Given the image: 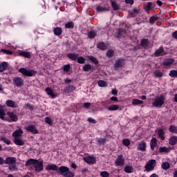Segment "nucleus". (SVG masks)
<instances>
[{"label":"nucleus","mask_w":177,"mask_h":177,"mask_svg":"<svg viewBox=\"0 0 177 177\" xmlns=\"http://www.w3.org/2000/svg\"><path fill=\"white\" fill-rule=\"evenodd\" d=\"M14 143L17 145V146H24L25 145L24 141L19 138H14Z\"/></svg>","instance_id":"24"},{"label":"nucleus","mask_w":177,"mask_h":177,"mask_svg":"<svg viewBox=\"0 0 177 177\" xmlns=\"http://www.w3.org/2000/svg\"><path fill=\"white\" fill-rule=\"evenodd\" d=\"M147 148V144L145 141H142L138 144L137 150H140V151H146Z\"/></svg>","instance_id":"17"},{"label":"nucleus","mask_w":177,"mask_h":177,"mask_svg":"<svg viewBox=\"0 0 177 177\" xmlns=\"http://www.w3.org/2000/svg\"><path fill=\"white\" fill-rule=\"evenodd\" d=\"M153 75H155L156 78H162V75H164V73L160 71V70H157L153 72Z\"/></svg>","instance_id":"37"},{"label":"nucleus","mask_w":177,"mask_h":177,"mask_svg":"<svg viewBox=\"0 0 177 177\" xmlns=\"http://www.w3.org/2000/svg\"><path fill=\"white\" fill-rule=\"evenodd\" d=\"M122 143L124 145V146H129V145H131V140H129V139L127 138V139H123L122 140Z\"/></svg>","instance_id":"57"},{"label":"nucleus","mask_w":177,"mask_h":177,"mask_svg":"<svg viewBox=\"0 0 177 177\" xmlns=\"http://www.w3.org/2000/svg\"><path fill=\"white\" fill-rule=\"evenodd\" d=\"M176 143H177V136H173L170 137V138L169 139V145H170L171 146H175Z\"/></svg>","instance_id":"21"},{"label":"nucleus","mask_w":177,"mask_h":177,"mask_svg":"<svg viewBox=\"0 0 177 177\" xmlns=\"http://www.w3.org/2000/svg\"><path fill=\"white\" fill-rule=\"evenodd\" d=\"M46 171H57L59 175L64 177H74V171L70 170V169L66 166L57 167L55 164L48 165L46 167Z\"/></svg>","instance_id":"1"},{"label":"nucleus","mask_w":177,"mask_h":177,"mask_svg":"<svg viewBox=\"0 0 177 177\" xmlns=\"http://www.w3.org/2000/svg\"><path fill=\"white\" fill-rule=\"evenodd\" d=\"M83 160L85 162H86V164H88L89 165H94V164H96V157L93 156L84 157Z\"/></svg>","instance_id":"8"},{"label":"nucleus","mask_w":177,"mask_h":177,"mask_svg":"<svg viewBox=\"0 0 177 177\" xmlns=\"http://www.w3.org/2000/svg\"><path fill=\"white\" fill-rule=\"evenodd\" d=\"M6 104L7 107H12V109H17V104L16 103V102L12 100H8L6 102Z\"/></svg>","instance_id":"15"},{"label":"nucleus","mask_w":177,"mask_h":177,"mask_svg":"<svg viewBox=\"0 0 177 177\" xmlns=\"http://www.w3.org/2000/svg\"><path fill=\"white\" fill-rule=\"evenodd\" d=\"M132 104L137 106V104H143V101L138 99H133L132 100Z\"/></svg>","instance_id":"48"},{"label":"nucleus","mask_w":177,"mask_h":177,"mask_svg":"<svg viewBox=\"0 0 177 177\" xmlns=\"http://www.w3.org/2000/svg\"><path fill=\"white\" fill-rule=\"evenodd\" d=\"M169 77L171 78H177V71L176 70H171L169 73Z\"/></svg>","instance_id":"46"},{"label":"nucleus","mask_w":177,"mask_h":177,"mask_svg":"<svg viewBox=\"0 0 177 177\" xmlns=\"http://www.w3.org/2000/svg\"><path fill=\"white\" fill-rule=\"evenodd\" d=\"M91 106H92V104L91 102H84L83 104V107H84V109H89V107H91Z\"/></svg>","instance_id":"60"},{"label":"nucleus","mask_w":177,"mask_h":177,"mask_svg":"<svg viewBox=\"0 0 177 177\" xmlns=\"http://www.w3.org/2000/svg\"><path fill=\"white\" fill-rule=\"evenodd\" d=\"M77 60L79 64H84L85 63V59L84 58V57H77Z\"/></svg>","instance_id":"55"},{"label":"nucleus","mask_w":177,"mask_h":177,"mask_svg":"<svg viewBox=\"0 0 177 177\" xmlns=\"http://www.w3.org/2000/svg\"><path fill=\"white\" fill-rule=\"evenodd\" d=\"M19 56H21V57H25L26 59H31V53L21 50L19 53Z\"/></svg>","instance_id":"18"},{"label":"nucleus","mask_w":177,"mask_h":177,"mask_svg":"<svg viewBox=\"0 0 177 177\" xmlns=\"http://www.w3.org/2000/svg\"><path fill=\"white\" fill-rule=\"evenodd\" d=\"M107 142V138L105 137L104 138H100L97 139V142L100 146H104Z\"/></svg>","instance_id":"28"},{"label":"nucleus","mask_w":177,"mask_h":177,"mask_svg":"<svg viewBox=\"0 0 177 177\" xmlns=\"http://www.w3.org/2000/svg\"><path fill=\"white\" fill-rule=\"evenodd\" d=\"M97 48L100 50H106V49H107V46H106L104 42L101 41L97 44Z\"/></svg>","instance_id":"27"},{"label":"nucleus","mask_w":177,"mask_h":177,"mask_svg":"<svg viewBox=\"0 0 177 177\" xmlns=\"http://www.w3.org/2000/svg\"><path fill=\"white\" fill-rule=\"evenodd\" d=\"M171 149L167 147H160L159 148V153H169Z\"/></svg>","instance_id":"32"},{"label":"nucleus","mask_w":177,"mask_h":177,"mask_svg":"<svg viewBox=\"0 0 177 177\" xmlns=\"http://www.w3.org/2000/svg\"><path fill=\"white\" fill-rule=\"evenodd\" d=\"M23 135V130L18 129L16 130L15 132L12 133V136L14 139H16V138H19V136H21Z\"/></svg>","instance_id":"26"},{"label":"nucleus","mask_w":177,"mask_h":177,"mask_svg":"<svg viewBox=\"0 0 177 177\" xmlns=\"http://www.w3.org/2000/svg\"><path fill=\"white\" fill-rule=\"evenodd\" d=\"M151 6H153V3L148 2L147 4L144 8L145 12H149V10H151Z\"/></svg>","instance_id":"45"},{"label":"nucleus","mask_w":177,"mask_h":177,"mask_svg":"<svg viewBox=\"0 0 177 177\" xmlns=\"http://www.w3.org/2000/svg\"><path fill=\"white\" fill-rule=\"evenodd\" d=\"M87 121L88 122H91V124H96V120H95V119H93V118H88V120H87Z\"/></svg>","instance_id":"61"},{"label":"nucleus","mask_w":177,"mask_h":177,"mask_svg":"<svg viewBox=\"0 0 177 177\" xmlns=\"http://www.w3.org/2000/svg\"><path fill=\"white\" fill-rule=\"evenodd\" d=\"M160 18L157 16L154 17V16H152V17H149V23L150 24H154L157 20H158Z\"/></svg>","instance_id":"39"},{"label":"nucleus","mask_w":177,"mask_h":177,"mask_svg":"<svg viewBox=\"0 0 177 177\" xmlns=\"http://www.w3.org/2000/svg\"><path fill=\"white\" fill-rule=\"evenodd\" d=\"M88 60H90V62H92V63H94V64L95 65L99 64V61L97 60V59H96V57L93 56H90L88 57Z\"/></svg>","instance_id":"47"},{"label":"nucleus","mask_w":177,"mask_h":177,"mask_svg":"<svg viewBox=\"0 0 177 177\" xmlns=\"http://www.w3.org/2000/svg\"><path fill=\"white\" fill-rule=\"evenodd\" d=\"M100 176L102 177H110V174L107 172L106 171H101L100 172Z\"/></svg>","instance_id":"58"},{"label":"nucleus","mask_w":177,"mask_h":177,"mask_svg":"<svg viewBox=\"0 0 177 177\" xmlns=\"http://www.w3.org/2000/svg\"><path fill=\"white\" fill-rule=\"evenodd\" d=\"M165 55V54H164V47H162V46H160L153 53L154 57H158L160 56H164Z\"/></svg>","instance_id":"12"},{"label":"nucleus","mask_w":177,"mask_h":177,"mask_svg":"<svg viewBox=\"0 0 177 177\" xmlns=\"http://www.w3.org/2000/svg\"><path fill=\"white\" fill-rule=\"evenodd\" d=\"M45 92L48 95V96H51L53 99H55L56 97V94L53 93V90L50 88V87H47L45 89Z\"/></svg>","instance_id":"19"},{"label":"nucleus","mask_w":177,"mask_h":177,"mask_svg":"<svg viewBox=\"0 0 177 177\" xmlns=\"http://www.w3.org/2000/svg\"><path fill=\"white\" fill-rule=\"evenodd\" d=\"M110 100H112L113 102H118V97L115 96L111 97Z\"/></svg>","instance_id":"63"},{"label":"nucleus","mask_w":177,"mask_h":177,"mask_svg":"<svg viewBox=\"0 0 177 177\" xmlns=\"http://www.w3.org/2000/svg\"><path fill=\"white\" fill-rule=\"evenodd\" d=\"M162 169H165V170L169 169V168H171V165L168 162H164L162 164Z\"/></svg>","instance_id":"42"},{"label":"nucleus","mask_w":177,"mask_h":177,"mask_svg":"<svg viewBox=\"0 0 177 177\" xmlns=\"http://www.w3.org/2000/svg\"><path fill=\"white\" fill-rule=\"evenodd\" d=\"M98 86H100V88H106L107 86V83L106 81L104 80H99L97 82Z\"/></svg>","instance_id":"41"},{"label":"nucleus","mask_w":177,"mask_h":177,"mask_svg":"<svg viewBox=\"0 0 177 177\" xmlns=\"http://www.w3.org/2000/svg\"><path fill=\"white\" fill-rule=\"evenodd\" d=\"M115 167H124L125 165V158L122 155H118L115 160Z\"/></svg>","instance_id":"7"},{"label":"nucleus","mask_w":177,"mask_h":177,"mask_svg":"<svg viewBox=\"0 0 177 177\" xmlns=\"http://www.w3.org/2000/svg\"><path fill=\"white\" fill-rule=\"evenodd\" d=\"M96 9L97 12H109L110 8L109 7V6H107L106 7L97 6Z\"/></svg>","instance_id":"29"},{"label":"nucleus","mask_w":177,"mask_h":177,"mask_svg":"<svg viewBox=\"0 0 177 177\" xmlns=\"http://www.w3.org/2000/svg\"><path fill=\"white\" fill-rule=\"evenodd\" d=\"M6 115V113H5V111L3 110V106L0 104V118L1 120H6V118L5 116Z\"/></svg>","instance_id":"30"},{"label":"nucleus","mask_w":177,"mask_h":177,"mask_svg":"<svg viewBox=\"0 0 177 177\" xmlns=\"http://www.w3.org/2000/svg\"><path fill=\"white\" fill-rule=\"evenodd\" d=\"M156 165H157V161L154 159H151L150 160H149L145 166V171H147V172H151V171L154 170V168H156Z\"/></svg>","instance_id":"4"},{"label":"nucleus","mask_w":177,"mask_h":177,"mask_svg":"<svg viewBox=\"0 0 177 177\" xmlns=\"http://www.w3.org/2000/svg\"><path fill=\"white\" fill-rule=\"evenodd\" d=\"M91 70H92V65L89 64H86L83 66V71H91Z\"/></svg>","instance_id":"43"},{"label":"nucleus","mask_w":177,"mask_h":177,"mask_svg":"<svg viewBox=\"0 0 177 177\" xmlns=\"http://www.w3.org/2000/svg\"><path fill=\"white\" fill-rule=\"evenodd\" d=\"M158 136L160 138V140H165V131H164V129H160L158 131Z\"/></svg>","instance_id":"20"},{"label":"nucleus","mask_w":177,"mask_h":177,"mask_svg":"<svg viewBox=\"0 0 177 177\" xmlns=\"http://www.w3.org/2000/svg\"><path fill=\"white\" fill-rule=\"evenodd\" d=\"M17 159L15 157H8L5 160V164L8 165H11L13 164H16Z\"/></svg>","instance_id":"13"},{"label":"nucleus","mask_w":177,"mask_h":177,"mask_svg":"<svg viewBox=\"0 0 177 177\" xmlns=\"http://www.w3.org/2000/svg\"><path fill=\"white\" fill-rule=\"evenodd\" d=\"M156 146H157V138H153L151 140V142H150L151 150L153 151L154 149H156Z\"/></svg>","instance_id":"23"},{"label":"nucleus","mask_w":177,"mask_h":177,"mask_svg":"<svg viewBox=\"0 0 177 177\" xmlns=\"http://www.w3.org/2000/svg\"><path fill=\"white\" fill-rule=\"evenodd\" d=\"M66 91L68 93H70V92H73V91H75V86H74L73 85H69L67 87Z\"/></svg>","instance_id":"54"},{"label":"nucleus","mask_w":177,"mask_h":177,"mask_svg":"<svg viewBox=\"0 0 177 177\" xmlns=\"http://www.w3.org/2000/svg\"><path fill=\"white\" fill-rule=\"evenodd\" d=\"M111 93H112V95H117L118 93V90L115 89V88H113L111 91Z\"/></svg>","instance_id":"62"},{"label":"nucleus","mask_w":177,"mask_h":177,"mask_svg":"<svg viewBox=\"0 0 177 177\" xmlns=\"http://www.w3.org/2000/svg\"><path fill=\"white\" fill-rule=\"evenodd\" d=\"M1 52H3V53H5L6 55H13V52L10 50L1 49Z\"/></svg>","instance_id":"59"},{"label":"nucleus","mask_w":177,"mask_h":177,"mask_svg":"<svg viewBox=\"0 0 177 177\" xmlns=\"http://www.w3.org/2000/svg\"><path fill=\"white\" fill-rule=\"evenodd\" d=\"M65 28H74V22L70 21L65 24Z\"/></svg>","instance_id":"52"},{"label":"nucleus","mask_w":177,"mask_h":177,"mask_svg":"<svg viewBox=\"0 0 177 177\" xmlns=\"http://www.w3.org/2000/svg\"><path fill=\"white\" fill-rule=\"evenodd\" d=\"M8 62H3L0 64V73H3L6 70H8Z\"/></svg>","instance_id":"25"},{"label":"nucleus","mask_w":177,"mask_h":177,"mask_svg":"<svg viewBox=\"0 0 177 177\" xmlns=\"http://www.w3.org/2000/svg\"><path fill=\"white\" fill-rule=\"evenodd\" d=\"M80 57V54L75 53H69L67 54V57L73 62H77V59Z\"/></svg>","instance_id":"14"},{"label":"nucleus","mask_w":177,"mask_h":177,"mask_svg":"<svg viewBox=\"0 0 177 177\" xmlns=\"http://www.w3.org/2000/svg\"><path fill=\"white\" fill-rule=\"evenodd\" d=\"M118 109H120V106L115 104H112L108 107L109 111H115L118 110Z\"/></svg>","instance_id":"35"},{"label":"nucleus","mask_w":177,"mask_h":177,"mask_svg":"<svg viewBox=\"0 0 177 177\" xmlns=\"http://www.w3.org/2000/svg\"><path fill=\"white\" fill-rule=\"evenodd\" d=\"M96 35H97V33H96V32H95V31H90L88 32V38L92 39L95 38V37H96Z\"/></svg>","instance_id":"51"},{"label":"nucleus","mask_w":177,"mask_h":177,"mask_svg":"<svg viewBox=\"0 0 177 177\" xmlns=\"http://www.w3.org/2000/svg\"><path fill=\"white\" fill-rule=\"evenodd\" d=\"M7 115L8 116V118H6V121H8V122H17V121L19 120L17 115H16V113L13 112H8Z\"/></svg>","instance_id":"5"},{"label":"nucleus","mask_w":177,"mask_h":177,"mask_svg":"<svg viewBox=\"0 0 177 177\" xmlns=\"http://www.w3.org/2000/svg\"><path fill=\"white\" fill-rule=\"evenodd\" d=\"M8 169L11 172H13L15 171H17V166L16 165V163L8 165Z\"/></svg>","instance_id":"40"},{"label":"nucleus","mask_w":177,"mask_h":177,"mask_svg":"<svg viewBox=\"0 0 177 177\" xmlns=\"http://www.w3.org/2000/svg\"><path fill=\"white\" fill-rule=\"evenodd\" d=\"M1 140L6 143V145H10V141L9 140V139L6 138V137H1Z\"/></svg>","instance_id":"56"},{"label":"nucleus","mask_w":177,"mask_h":177,"mask_svg":"<svg viewBox=\"0 0 177 177\" xmlns=\"http://www.w3.org/2000/svg\"><path fill=\"white\" fill-rule=\"evenodd\" d=\"M171 35L174 39H177V30L174 31Z\"/></svg>","instance_id":"64"},{"label":"nucleus","mask_w":177,"mask_h":177,"mask_svg":"<svg viewBox=\"0 0 177 177\" xmlns=\"http://www.w3.org/2000/svg\"><path fill=\"white\" fill-rule=\"evenodd\" d=\"M36 161L37 160L30 158L26 162V167H30V165H35Z\"/></svg>","instance_id":"33"},{"label":"nucleus","mask_w":177,"mask_h":177,"mask_svg":"<svg viewBox=\"0 0 177 177\" xmlns=\"http://www.w3.org/2000/svg\"><path fill=\"white\" fill-rule=\"evenodd\" d=\"M124 59H119L116 60L114 64V67L115 70L122 67V66H124Z\"/></svg>","instance_id":"16"},{"label":"nucleus","mask_w":177,"mask_h":177,"mask_svg":"<svg viewBox=\"0 0 177 177\" xmlns=\"http://www.w3.org/2000/svg\"><path fill=\"white\" fill-rule=\"evenodd\" d=\"M19 73H21L24 77H34V75L37 74V71L32 69L27 70V68H21L19 69Z\"/></svg>","instance_id":"3"},{"label":"nucleus","mask_w":177,"mask_h":177,"mask_svg":"<svg viewBox=\"0 0 177 177\" xmlns=\"http://www.w3.org/2000/svg\"><path fill=\"white\" fill-rule=\"evenodd\" d=\"M111 5L113 10L115 11L120 10V6H118V4H117L116 1H113V0H111Z\"/></svg>","instance_id":"31"},{"label":"nucleus","mask_w":177,"mask_h":177,"mask_svg":"<svg viewBox=\"0 0 177 177\" xmlns=\"http://www.w3.org/2000/svg\"><path fill=\"white\" fill-rule=\"evenodd\" d=\"M12 84L17 88H21L24 85V80L20 77H15L13 78Z\"/></svg>","instance_id":"6"},{"label":"nucleus","mask_w":177,"mask_h":177,"mask_svg":"<svg viewBox=\"0 0 177 177\" xmlns=\"http://www.w3.org/2000/svg\"><path fill=\"white\" fill-rule=\"evenodd\" d=\"M165 103V95L161 94L160 96L156 97L152 102L153 107H161Z\"/></svg>","instance_id":"2"},{"label":"nucleus","mask_w":177,"mask_h":177,"mask_svg":"<svg viewBox=\"0 0 177 177\" xmlns=\"http://www.w3.org/2000/svg\"><path fill=\"white\" fill-rule=\"evenodd\" d=\"M34 168L36 172H41L44 171V162L36 160L35 165H34Z\"/></svg>","instance_id":"9"},{"label":"nucleus","mask_w":177,"mask_h":177,"mask_svg":"<svg viewBox=\"0 0 177 177\" xmlns=\"http://www.w3.org/2000/svg\"><path fill=\"white\" fill-rule=\"evenodd\" d=\"M169 131L171 133H176V135H177V127L176 126H174V125L171 124L169 127Z\"/></svg>","instance_id":"36"},{"label":"nucleus","mask_w":177,"mask_h":177,"mask_svg":"<svg viewBox=\"0 0 177 177\" xmlns=\"http://www.w3.org/2000/svg\"><path fill=\"white\" fill-rule=\"evenodd\" d=\"M62 70H64L65 73H68L70 70H71V65H70V64L64 65L62 67Z\"/></svg>","instance_id":"44"},{"label":"nucleus","mask_w":177,"mask_h":177,"mask_svg":"<svg viewBox=\"0 0 177 177\" xmlns=\"http://www.w3.org/2000/svg\"><path fill=\"white\" fill-rule=\"evenodd\" d=\"M45 122H46V124H48V125H53V120H52V119L49 117H46L45 118Z\"/></svg>","instance_id":"53"},{"label":"nucleus","mask_w":177,"mask_h":177,"mask_svg":"<svg viewBox=\"0 0 177 177\" xmlns=\"http://www.w3.org/2000/svg\"><path fill=\"white\" fill-rule=\"evenodd\" d=\"M106 56L107 57H109V59H111V57L114 56V50H113L112 49L108 50L106 52Z\"/></svg>","instance_id":"50"},{"label":"nucleus","mask_w":177,"mask_h":177,"mask_svg":"<svg viewBox=\"0 0 177 177\" xmlns=\"http://www.w3.org/2000/svg\"><path fill=\"white\" fill-rule=\"evenodd\" d=\"M53 32L55 35H57V37H60V35L63 34V29H62L60 27H57L54 28Z\"/></svg>","instance_id":"22"},{"label":"nucleus","mask_w":177,"mask_h":177,"mask_svg":"<svg viewBox=\"0 0 177 177\" xmlns=\"http://www.w3.org/2000/svg\"><path fill=\"white\" fill-rule=\"evenodd\" d=\"M124 171L126 174H132L133 172V167L132 166H125Z\"/></svg>","instance_id":"34"},{"label":"nucleus","mask_w":177,"mask_h":177,"mask_svg":"<svg viewBox=\"0 0 177 177\" xmlns=\"http://www.w3.org/2000/svg\"><path fill=\"white\" fill-rule=\"evenodd\" d=\"M174 63H175V59L172 58H167L162 61V65L165 68H167V67H171Z\"/></svg>","instance_id":"10"},{"label":"nucleus","mask_w":177,"mask_h":177,"mask_svg":"<svg viewBox=\"0 0 177 177\" xmlns=\"http://www.w3.org/2000/svg\"><path fill=\"white\" fill-rule=\"evenodd\" d=\"M149 45V40L147 39H142L141 40V46L146 48Z\"/></svg>","instance_id":"49"},{"label":"nucleus","mask_w":177,"mask_h":177,"mask_svg":"<svg viewBox=\"0 0 177 177\" xmlns=\"http://www.w3.org/2000/svg\"><path fill=\"white\" fill-rule=\"evenodd\" d=\"M140 10L133 8V10L132 12H129V15L131 17H136L137 15H139Z\"/></svg>","instance_id":"38"},{"label":"nucleus","mask_w":177,"mask_h":177,"mask_svg":"<svg viewBox=\"0 0 177 177\" xmlns=\"http://www.w3.org/2000/svg\"><path fill=\"white\" fill-rule=\"evenodd\" d=\"M27 132H31L33 135H37L39 133L38 130L35 128V125H28L25 128Z\"/></svg>","instance_id":"11"}]
</instances>
